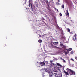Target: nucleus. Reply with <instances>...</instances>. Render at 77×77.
Wrapping results in <instances>:
<instances>
[{
  "mask_svg": "<svg viewBox=\"0 0 77 77\" xmlns=\"http://www.w3.org/2000/svg\"><path fill=\"white\" fill-rule=\"evenodd\" d=\"M40 65H41V66H44V65H45V63L44 62V61H43V62H40L39 63Z\"/></svg>",
  "mask_w": 77,
  "mask_h": 77,
  "instance_id": "nucleus-5",
  "label": "nucleus"
},
{
  "mask_svg": "<svg viewBox=\"0 0 77 77\" xmlns=\"http://www.w3.org/2000/svg\"><path fill=\"white\" fill-rule=\"evenodd\" d=\"M51 47L52 48H58L59 49H60V48L57 47V46H54L53 45V44L51 45Z\"/></svg>",
  "mask_w": 77,
  "mask_h": 77,
  "instance_id": "nucleus-4",
  "label": "nucleus"
},
{
  "mask_svg": "<svg viewBox=\"0 0 77 77\" xmlns=\"http://www.w3.org/2000/svg\"><path fill=\"white\" fill-rule=\"evenodd\" d=\"M61 34H62V33H61Z\"/></svg>",
  "mask_w": 77,
  "mask_h": 77,
  "instance_id": "nucleus-34",
  "label": "nucleus"
},
{
  "mask_svg": "<svg viewBox=\"0 0 77 77\" xmlns=\"http://www.w3.org/2000/svg\"><path fill=\"white\" fill-rule=\"evenodd\" d=\"M43 22L44 23H45V24H46V23H45V22L44 21H43Z\"/></svg>",
  "mask_w": 77,
  "mask_h": 77,
  "instance_id": "nucleus-29",
  "label": "nucleus"
},
{
  "mask_svg": "<svg viewBox=\"0 0 77 77\" xmlns=\"http://www.w3.org/2000/svg\"><path fill=\"white\" fill-rule=\"evenodd\" d=\"M59 15H60V17H62V13H60L59 14Z\"/></svg>",
  "mask_w": 77,
  "mask_h": 77,
  "instance_id": "nucleus-19",
  "label": "nucleus"
},
{
  "mask_svg": "<svg viewBox=\"0 0 77 77\" xmlns=\"http://www.w3.org/2000/svg\"><path fill=\"white\" fill-rule=\"evenodd\" d=\"M77 36V35L75 34L73 37V41H75V39H76V36Z\"/></svg>",
  "mask_w": 77,
  "mask_h": 77,
  "instance_id": "nucleus-8",
  "label": "nucleus"
},
{
  "mask_svg": "<svg viewBox=\"0 0 77 77\" xmlns=\"http://www.w3.org/2000/svg\"><path fill=\"white\" fill-rule=\"evenodd\" d=\"M53 65H54L55 64H54L53 63Z\"/></svg>",
  "mask_w": 77,
  "mask_h": 77,
  "instance_id": "nucleus-31",
  "label": "nucleus"
},
{
  "mask_svg": "<svg viewBox=\"0 0 77 77\" xmlns=\"http://www.w3.org/2000/svg\"><path fill=\"white\" fill-rule=\"evenodd\" d=\"M29 7H30V6L31 5V8L32 9V10H33V6L32 5V3L30 2V0L29 1Z\"/></svg>",
  "mask_w": 77,
  "mask_h": 77,
  "instance_id": "nucleus-7",
  "label": "nucleus"
},
{
  "mask_svg": "<svg viewBox=\"0 0 77 77\" xmlns=\"http://www.w3.org/2000/svg\"><path fill=\"white\" fill-rule=\"evenodd\" d=\"M60 1L59 0H58V2H59Z\"/></svg>",
  "mask_w": 77,
  "mask_h": 77,
  "instance_id": "nucleus-27",
  "label": "nucleus"
},
{
  "mask_svg": "<svg viewBox=\"0 0 77 77\" xmlns=\"http://www.w3.org/2000/svg\"><path fill=\"white\" fill-rule=\"evenodd\" d=\"M64 51V53L65 55H67V54H68V53H69V51L66 52V51H65V50Z\"/></svg>",
  "mask_w": 77,
  "mask_h": 77,
  "instance_id": "nucleus-11",
  "label": "nucleus"
},
{
  "mask_svg": "<svg viewBox=\"0 0 77 77\" xmlns=\"http://www.w3.org/2000/svg\"><path fill=\"white\" fill-rule=\"evenodd\" d=\"M62 75L61 74H60V76H59V77H62Z\"/></svg>",
  "mask_w": 77,
  "mask_h": 77,
  "instance_id": "nucleus-18",
  "label": "nucleus"
},
{
  "mask_svg": "<svg viewBox=\"0 0 77 77\" xmlns=\"http://www.w3.org/2000/svg\"><path fill=\"white\" fill-rule=\"evenodd\" d=\"M38 63V62H37V63Z\"/></svg>",
  "mask_w": 77,
  "mask_h": 77,
  "instance_id": "nucleus-32",
  "label": "nucleus"
},
{
  "mask_svg": "<svg viewBox=\"0 0 77 77\" xmlns=\"http://www.w3.org/2000/svg\"><path fill=\"white\" fill-rule=\"evenodd\" d=\"M66 15H67V16H69V13H68V10H67L66 11Z\"/></svg>",
  "mask_w": 77,
  "mask_h": 77,
  "instance_id": "nucleus-12",
  "label": "nucleus"
},
{
  "mask_svg": "<svg viewBox=\"0 0 77 77\" xmlns=\"http://www.w3.org/2000/svg\"><path fill=\"white\" fill-rule=\"evenodd\" d=\"M50 62L51 63H52V62H53V61H50Z\"/></svg>",
  "mask_w": 77,
  "mask_h": 77,
  "instance_id": "nucleus-25",
  "label": "nucleus"
},
{
  "mask_svg": "<svg viewBox=\"0 0 77 77\" xmlns=\"http://www.w3.org/2000/svg\"><path fill=\"white\" fill-rule=\"evenodd\" d=\"M64 4H63L62 6H61V8H62V9H64Z\"/></svg>",
  "mask_w": 77,
  "mask_h": 77,
  "instance_id": "nucleus-16",
  "label": "nucleus"
},
{
  "mask_svg": "<svg viewBox=\"0 0 77 77\" xmlns=\"http://www.w3.org/2000/svg\"><path fill=\"white\" fill-rule=\"evenodd\" d=\"M66 50H67V51H69L68 50V49H66Z\"/></svg>",
  "mask_w": 77,
  "mask_h": 77,
  "instance_id": "nucleus-26",
  "label": "nucleus"
},
{
  "mask_svg": "<svg viewBox=\"0 0 77 77\" xmlns=\"http://www.w3.org/2000/svg\"><path fill=\"white\" fill-rule=\"evenodd\" d=\"M71 60H72V61H73V62H74V59H73L71 58Z\"/></svg>",
  "mask_w": 77,
  "mask_h": 77,
  "instance_id": "nucleus-22",
  "label": "nucleus"
},
{
  "mask_svg": "<svg viewBox=\"0 0 77 77\" xmlns=\"http://www.w3.org/2000/svg\"><path fill=\"white\" fill-rule=\"evenodd\" d=\"M34 7H38V2L35 1L34 2Z\"/></svg>",
  "mask_w": 77,
  "mask_h": 77,
  "instance_id": "nucleus-3",
  "label": "nucleus"
},
{
  "mask_svg": "<svg viewBox=\"0 0 77 77\" xmlns=\"http://www.w3.org/2000/svg\"><path fill=\"white\" fill-rule=\"evenodd\" d=\"M47 2L48 3V1L47 0Z\"/></svg>",
  "mask_w": 77,
  "mask_h": 77,
  "instance_id": "nucleus-30",
  "label": "nucleus"
},
{
  "mask_svg": "<svg viewBox=\"0 0 77 77\" xmlns=\"http://www.w3.org/2000/svg\"><path fill=\"white\" fill-rule=\"evenodd\" d=\"M72 50V48H69V51H71Z\"/></svg>",
  "mask_w": 77,
  "mask_h": 77,
  "instance_id": "nucleus-20",
  "label": "nucleus"
},
{
  "mask_svg": "<svg viewBox=\"0 0 77 77\" xmlns=\"http://www.w3.org/2000/svg\"><path fill=\"white\" fill-rule=\"evenodd\" d=\"M67 31H68V32H70V29H69V28H68L67 29Z\"/></svg>",
  "mask_w": 77,
  "mask_h": 77,
  "instance_id": "nucleus-17",
  "label": "nucleus"
},
{
  "mask_svg": "<svg viewBox=\"0 0 77 77\" xmlns=\"http://www.w3.org/2000/svg\"><path fill=\"white\" fill-rule=\"evenodd\" d=\"M62 60H63V62H65V60L64 59H62Z\"/></svg>",
  "mask_w": 77,
  "mask_h": 77,
  "instance_id": "nucleus-21",
  "label": "nucleus"
},
{
  "mask_svg": "<svg viewBox=\"0 0 77 77\" xmlns=\"http://www.w3.org/2000/svg\"><path fill=\"white\" fill-rule=\"evenodd\" d=\"M56 63L57 64V65H58V66H60L61 67H62V65H60V64L59 63Z\"/></svg>",
  "mask_w": 77,
  "mask_h": 77,
  "instance_id": "nucleus-13",
  "label": "nucleus"
},
{
  "mask_svg": "<svg viewBox=\"0 0 77 77\" xmlns=\"http://www.w3.org/2000/svg\"><path fill=\"white\" fill-rule=\"evenodd\" d=\"M53 71L54 72H57V69L56 68H54V69Z\"/></svg>",
  "mask_w": 77,
  "mask_h": 77,
  "instance_id": "nucleus-9",
  "label": "nucleus"
},
{
  "mask_svg": "<svg viewBox=\"0 0 77 77\" xmlns=\"http://www.w3.org/2000/svg\"><path fill=\"white\" fill-rule=\"evenodd\" d=\"M60 59H61V60H62V57H60Z\"/></svg>",
  "mask_w": 77,
  "mask_h": 77,
  "instance_id": "nucleus-28",
  "label": "nucleus"
},
{
  "mask_svg": "<svg viewBox=\"0 0 77 77\" xmlns=\"http://www.w3.org/2000/svg\"><path fill=\"white\" fill-rule=\"evenodd\" d=\"M53 44H54V45H57L59 43L58 42H52Z\"/></svg>",
  "mask_w": 77,
  "mask_h": 77,
  "instance_id": "nucleus-10",
  "label": "nucleus"
},
{
  "mask_svg": "<svg viewBox=\"0 0 77 77\" xmlns=\"http://www.w3.org/2000/svg\"><path fill=\"white\" fill-rule=\"evenodd\" d=\"M66 70L67 72L65 71V70H64L63 71L64 73L65 74V75H69L68 72H69V74H70V75H76L75 72L73 71V70H71V69H69L68 68H67Z\"/></svg>",
  "mask_w": 77,
  "mask_h": 77,
  "instance_id": "nucleus-1",
  "label": "nucleus"
},
{
  "mask_svg": "<svg viewBox=\"0 0 77 77\" xmlns=\"http://www.w3.org/2000/svg\"><path fill=\"white\" fill-rule=\"evenodd\" d=\"M60 46L61 47H63L62 48H60V50H61V49H63V51L64 50H66V47L65 46L63 45L62 43L60 44Z\"/></svg>",
  "mask_w": 77,
  "mask_h": 77,
  "instance_id": "nucleus-2",
  "label": "nucleus"
},
{
  "mask_svg": "<svg viewBox=\"0 0 77 77\" xmlns=\"http://www.w3.org/2000/svg\"><path fill=\"white\" fill-rule=\"evenodd\" d=\"M44 70L46 72H48V73H50V71H49V69H46V68H45L44 69Z\"/></svg>",
  "mask_w": 77,
  "mask_h": 77,
  "instance_id": "nucleus-6",
  "label": "nucleus"
},
{
  "mask_svg": "<svg viewBox=\"0 0 77 77\" xmlns=\"http://www.w3.org/2000/svg\"><path fill=\"white\" fill-rule=\"evenodd\" d=\"M49 76L50 77H53V74L52 73H51L49 74Z\"/></svg>",
  "mask_w": 77,
  "mask_h": 77,
  "instance_id": "nucleus-14",
  "label": "nucleus"
},
{
  "mask_svg": "<svg viewBox=\"0 0 77 77\" xmlns=\"http://www.w3.org/2000/svg\"><path fill=\"white\" fill-rule=\"evenodd\" d=\"M58 4L59 5V3H58Z\"/></svg>",
  "mask_w": 77,
  "mask_h": 77,
  "instance_id": "nucleus-33",
  "label": "nucleus"
},
{
  "mask_svg": "<svg viewBox=\"0 0 77 77\" xmlns=\"http://www.w3.org/2000/svg\"><path fill=\"white\" fill-rule=\"evenodd\" d=\"M73 53H74V52L73 51H72L71 52V54H73Z\"/></svg>",
  "mask_w": 77,
  "mask_h": 77,
  "instance_id": "nucleus-23",
  "label": "nucleus"
},
{
  "mask_svg": "<svg viewBox=\"0 0 77 77\" xmlns=\"http://www.w3.org/2000/svg\"><path fill=\"white\" fill-rule=\"evenodd\" d=\"M53 74H55V75H57V72L56 73H54Z\"/></svg>",
  "mask_w": 77,
  "mask_h": 77,
  "instance_id": "nucleus-24",
  "label": "nucleus"
},
{
  "mask_svg": "<svg viewBox=\"0 0 77 77\" xmlns=\"http://www.w3.org/2000/svg\"><path fill=\"white\" fill-rule=\"evenodd\" d=\"M38 42L39 43H41L42 42V40H38Z\"/></svg>",
  "mask_w": 77,
  "mask_h": 77,
  "instance_id": "nucleus-15",
  "label": "nucleus"
}]
</instances>
